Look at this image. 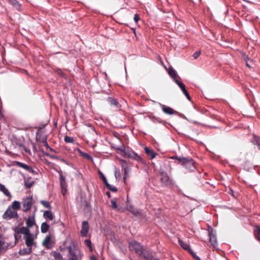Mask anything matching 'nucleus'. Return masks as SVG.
I'll list each match as a JSON object with an SVG mask.
<instances>
[{
    "instance_id": "cd10ccee",
    "label": "nucleus",
    "mask_w": 260,
    "mask_h": 260,
    "mask_svg": "<svg viewBox=\"0 0 260 260\" xmlns=\"http://www.w3.org/2000/svg\"><path fill=\"white\" fill-rule=\"evenodd\" d=\"M10 3L15 7L16 9L19 10L21 8V5L17 0H9Z\"/></svg>"
},
{
    "instance_id": "2eb2a0df",
    "label": "nucleus",
    "mask_w": 260,
    "mask_h": 260,
    "mask_svg": "<svg viewBox=\"0 0 260 260\" xmlns=\"http://www.w3.org/2000/svg\"><path fill=\"white\" fill-rule=\"evenodd\" d=\"M144 150L146 153L151 159H153L156 156V153L153 150L149 149L147 147H145Z\"/></svg>"
},
{
    "instance_id": "6ab92c4d",
    "label": "nucleus",
    "mask_w": 260,
    "mask_h": 260,
    "mask_svg": "<svg viewBox=\"0 0 260 260\" xmlns=\"http://www.w3.org/2000/svg\"><path fill=\"white\" fill-rule=\"evenodd\" d=\"M43 217L45 218H48L50 220H53L54 217V215L50 211H45L44 212Z\"/></svg>"
},
{
    "instance_id": "c03bdc74",
    "label": "nucleus",
    "mask_w": 260,
    "mask_h": 260,
    "mask_svg": "<svg viewBox=\"0 0 260 260\" xmlns=\"http://www.w3.org/2000/svg\"><path fill=\"white\" fill-rule=\"evenodd\" d=\"M59 181L60 182H66V178L62 173L59 175Z\"/></svg>"
},
{
    "instance_id": "2f4dec72",
    "label": "nucleus",
    "mask_w": 260,
    "mask_h": 260,
    "mask_svg": "<svg viewBox=\"0 0 260 260\" xmlns=\"http://www.w3.org/2000/svg\"><path fill=\"white\" fill-rule=\"evenodd\" d=\"M40 203L45 208L49 209H51V207L50 203L49 202L42 200V201H41Z\"/></svg>"
},
{
    "instance_id": "f3484780",
    "label": "nucleus",
    "mask_w": 260,
    "mask_h": 260,
    "mask_svg": "<svg viewBox=\"0 0 260 260\" xmlns=\"http://www.w3.org/2000/svg\"><path fill=\"white\" fill-rule=\"evenodd\" d=\"M125 154L128 157L134 159L138 160L140 158L139 156L133 151H128Z\"/></svg>"
},
{
    "instance_id": "20e7f679",
    "label": "nucleus",
    "mask_w": 260,
    "mask_h": 260,
    "mask_svg": "<svg viewBox=\"0 0 260 260\" xmlns=\"http://www.w3.org/2000/svg\"><path fill=\"white\" fill-rule=\"evenodd\" d=\"M160 179L162 184L165 186H171L173 185V181L168 176L167 173L162 171L159 174Z\"/></svg>"
},
{
    "instance_id": "393cba45",
    "label": "nucleus",
    "mask_w": 260,
    "mask_h": 260,
    "mask_svg": "<svg viewBox=\"0 0 260 260\" xmlns=\"http://www.w3.org/2000/svg\"><path fill=\"white\" fill-rule=\"evenodd\" d=\"M0 190L2 191L7 197H11L10 193L8 190L6 188L5 185L0 184Z\"/></svg>"
},
{
    "instance_id": "49530a36",
    "label": "nucleus",
    "mask_w": 260,
    "mask_h": 260,
    "mask_svg": "<svg viewBox=\"0 0 260 260\" xmlns=\"http://www.w3.org/2000/svg\"><path fill=\"white\" fill-rule=\"evenodd\" d=\"M190 253H192V254H194V258L196 259V260H201L200 258L195 253H194L192 250H191V251H189Z\"/></svg>"
},
{
    "instance_id": "13d9d810",
    "label": "nucleus",
    "mask_w": 260,
    "mask_h": 260,
    "mask_svg": "<svg viewBox=\"0 0 260 260\" xmlns=\"http://www.w3.org/2000/svg\"><path fill=\"white\" fill-rule=\"evenodd\" d=\"M61 161H62V162H63L64 163H66V164H67V161H66L65 159H61Z\"/></svg>"
},
{
    "instance_id": "4be33fe9",
    "label": "nucleus",
    "mask_w": 260,
    "mask_h": 260,
    "mask_svg": "<svg viewBox=\"0 0 260 260\" xmlns=\"http://www.w3.org/2000/svg\"><path fill=\"white\" fill-rule=\"evenodd\" d=\"M107 101L111 105H113L116 107H118V102L117 100L112 97H108L107 98Z\"/></svg>"
},
{
    "instance_id": "6e6d98bb",
    "label": "nucleus",
    "mask_w": 260,
    "mask_h": 260,
    "mask_svg": "<svg viewBox=\"0 0 260 260\" xmlns=\"http://www.w3.org/2000/svg\"><path fill=\"white\" fill-rule=\"evenodd\" d=\"M90 259H91V260H97V258H96V257L95 256H91L90 257Z\"/></svg>"
},
{
    "instance_id": "5fc2aeb1",
    "label": "nucleus",
    "mask_w": 260,
    "mask_h": 260,
    "mask_svg": "<svg viewBox=\"0 0 260 260\" xmlns=\"http://www.w3.org/2000/svg\"><path fill=\"white\" fill-rule=\"evenodd\" d=\"M106 194L108 197L109 198L111 197V193L109 191L106 192Z\"/></svg>"
},
{
    "instance_id": "423d86ee",
    "label": "nucleus",
    "mask_w": 260,
    "mask_h": 260,
    "mask_svg": "<svg viewBox=\"0 0 260 260\" xmlns=\"http://www.w3.org/2000/svg\"><path fill=\"white\" fill-rule=\"evenodd\" d=\"M3 217L4 219H11L13 218H18V215L16 211H12L11 210V207H9V208L3 214Z\"/></svg>"
},
{
    "instance_id": "c9c22d12",
    "label": "nucleus",
    "mask_w": 260,
    "mask_h": 260,
    "mask_svg": "<svg viewBox=\"0 0 260 260\" xmlns=\"http://www.w3.org/2000/svg\"><path fill=\"white\" fill-rule=\"evenodd\" d=\"M64 140L66 143H74L75 142L74 139L72 137H69V136H66L64 137Z\"/></svg>"
},
{
    "instance_id": "bb28decb",
    "label": "nucleus",
    "mask_w": 260,
    "mask_h": 260,
    "mask_svg": "<svg viewBox=\"0 0 260 260\" xmlns=\"http://www.w3.org/2000/svg\"><path fill=\"white\" fill-rule=\"evenodd\" d=\"M179 243L180 245V246L185 250H188L189 252L191 251V248H190L189 246L187 244L184 243L182 241L179 240Z\"/></svg>"
},
{
    "instance_id": "052dcab7",
    "label": "nucleus",
    "mask_w": 260,
    "mask_h": 260,
    "mask_svg": "<svg viewBox=\"0 0 260 260\" xmlns=\"http://www.w3.org/2000/svg\"><path fill=\"white\" fill-rule=\"evenodd\" d=\"M246 66H247L248 67L250 68V66L249 65V64H248L247 62H246Z\"/></svg>"
},
{
    "instance_id": "a19ab883",
    "label": "nucleus",
    "mask_w": 260,
    "mask_h": 260,
    "mask_svg": "<svg viewBox=\"0 0 260 260\" xmlns=\"http://www.w3.org/2000/svg\"><path fill=\"white\" fill-rule=\"evenodd\" d=\"M34 184L33 182H28L25 181V185L26 188H30Z\"/></svg>"
},
{
    "instance_id": "72a5a7b5",
    "label": "nucleus",
    "mask_w": 260,
    "mask_h": 260,
    "mask_svg": "<svg viewBox=\"0 0 260 260\" xmlns=\"http://www.w3.org/2000/svg\"><path fill=\"white\" fill-rule=\"evenodd\" d=\"M106 186L110 190H111L113 192H116L117 190L116 187L110 184L109 183H108L107 184H106Z\"/></svg>"
},
{
    "instance_id": "9b49d317",
    "label": "nucleus",
    "mask_w": 260,
    "mask_h": 260,
    "mask_svg": "<svg viewBox=\"0 0 260 260\" xmlns=\"http://www.w3.org/2000/svg\"><path fill=\"white\" fill-rule=\"evenodd\" d=\"M89 225L87 221H83L82 223V229L80 234L82 237H86L89 231Z\"/></svg>"
},
{
    "instance_id": "9d476101",
    "label": "nucleus",
    "mask_w": 260,
    "mask_h": 260,
    "mask_svg": "<svg viewBox=\"0 0 260 260\" xmlns=\"http://www.w3.org/2000/svg\"><path fill=\"white\" fill-rule=\"evenodd\" d=\"M69 252L70 254L72 256V257H81L82 254L80 251V250L76 248L75 245L70 246L68 248Z\"/></svg>"
},
{
    "instance_id": "3c124183",
    "label": "nucleus",
    "mask_w": 260,
    "mask_h": 260,
    "mask_svg": "<svg viewBox=\"0 0 260 260\" xmlns=\"http://www.w3.org/2000/svg\"><path fill=\"white\" fill-rule=\"evenodd\" d=\"M29 173H31L34 175H36L37 174V172L34 170L31 167H30V170L28 171Z\"/></svg>"
},
{
    "instance_id": "f03ea898",
    "label": "nucleus",
    "mask_w": 260,
    "mask_h": 260,
    "mask_svg": "<svg viewBox=\"0 0 260 260\" xmlns=\"http://www.w3.org/2000/svg\"><path fill=\"white\" fill-rule=\"evenodd\" d=\"M172 158H175L177 159L179 161V163H180L189 171L193 172L196 169V167L194 165V161L192 159H188L183 157H172Z\"/></svg>"
},
{
    "instance_id": "de8ad7c7",
    "label": "nucleus",
    "mask_w": 260,
    "mask_h": 260,
    "mask_svg": "<svg viewBox=\"0 0 260 260\" xmlns=\"http://www.w3.org/2000/svg\"><path fill=\"white\" fill-rule=\"evenodd\" d=\"M184 118L185 119H186L187 120L190 121V122H193V123H198V122H197V121H195L193 119L190 118V117H186L185 116H184Z\"/></svg>"
},
{
    "instance_id": "dca6fc26",
    "label": "nucleus",
    "mask_w": 260,
    "mask_h": 260,
    "mask_svg": "<svg viewBox=\"0 0 260 260\" xmlns=\"http://www.w3.org/2000/svg\"><path fill=\"white\" fill-rule=\"evenodd\" d=\"M32 252V247L25 248L22 249H20L19 251V254L20 255H24L29 254Z\"/></svg>"
},
{
    "instance_id": "39448f33",
    "label": "nucleus",
    "mask_w": 260,
    "mask_h": 260,
    "mask_svg": "<svg viewBox=\"0 0 260 260\" xmlns=\"http://www.w3.org/2000/svg\"><path fill=\"white\" fill-rule=\"evenodd\" d=\"M23 206V211L24 212H27L29 211L32 205V197H29L23 200L22 202Z\"/></svg>"
},
{
    "instance_id": "c756f323",
    "label": "nucleus",
    "mask_w": 260,
    "mask_h": 260,
    "mask_svg": "<svg viewBox=\"0 0 260 260\" xmlns=\"http://www.w3.org/2000/svg\"><path fill=\"white\" fill-rule=\"evenodd\" d=\"M169 74L170 75V76L173 78V79L175 80H176L175 79L176 76H177V74H176V72L175 71V70H174L173 68H170L169 70Z\"/></svg>"
},
{
    "instance_id": "7ed1b4c3",
    "label": "nucleus",
    "mask_w": 260,
    "mask_h": 260,
    "mask_svg": "<svg viewBox=\"0 0 260 260\" xmlns=\"http://www.w3.org/2000/svg\"><path fill=\"white\" fill-rule=\"evenodd\" d=\"M144 249L143 246L135 240H132L129 242V250L134 252L138 256H140Z\"/></svg>"
},
{
    "instance_id": "0e129e2a",
    "label": "nucleus",
    "mask_w": 260,
    "mask_h": 260,
    "mask_svg": "<svg viewBox=\"0 0 260 260\" xmlns=\"http://www.w3.org/2000/svg\"><path fill=\"white\" fill-rule=\"evenodd\" d=\"M257 145L260 147V143H257Z\"/></svg>"
},
{
    "instance_id": "4468645a",
    "label": "nucleus",
    "mask_w": 260,
    "mask_h": 260,
    "mask_svg": "<svg viewBox=\"0 0 260 260\" xmlns=\"http://www.w3.org/2000/svg\"><path fill=\"white\" fill-rule=\"evenodd\" d=\"M160 106L162 110V111L166 114H180L169 107H167L162 104H160Z\"/></svg>"
},
{
    "instance_id": "c85d7f7f",
    "label": "nucleus",
    "mask_w": 260,
    "mask_h": 260,
    "mask_svg": "<svg viewBox=\"0 0 260 260\" xmlns=\"http://www.w3.org/2000/svg\"><path fill=\"white\" fill-rule=\"evenodd\" d=\"M53 256L55 260H62V255L58 252L54 251L53 253Z\"/></svg>"
},
{
    "instance_id": "412c9836",
    "label": "nucleus",
    "mask_w": 260,
    "mask_h": 260,
    "mask_svg": "<svg viewBox=\"0 0 260 260\" xmlns=\"http://www.w3.org/2000/svg\"><path fill=\"white\" fill-rule=\"evenodd\" d=\"M9 207H11V208H12L15 211L20 209L21 208L20 202L17 201H14L12 204Z\"/></svg>"
},
{
    "instance_id": "69168bd1",
    "label": "nucleus",
    "mask_w": 260,
    "mask_h": 260,
    "mask_svg": "<svg viewBox=\"0 0 260 260\" xmlns=\"http://www.w3.org/2000/svg\"><path fill=\"white\" fill-rule=\"evenodd\" d=\"M0 114H2V111L0 110Z\"/></svg>"
},
{
    "instance_id": "473e14b6",
    "label": "nucleus",
    "mask_w": 260,
    "mask_h": 260,
    "mask_svg": "<svg viewBox=\"0 0 260 260\" xmlns=\"http://www.w3.org/2000/svg\"><path fill=\"white\" fill-rule=\"evenodd\" d=\"M148 117L154 122H161L160 119L153 115H150Z\"/></svg>"
},
{
    "instance_id": "338daca9",
    "label": "nucleus",
    "mask_w": 260,
    "mask_h": 260,
    "mask_svg": "<svg viewBox=\"0 0 260 260\" xmlns=\"http://www.w3.org/2000/svg\"><path fill=\"white\" fill-rule=\"evenodd\" d=\"M181 115L182 116V117H184V116H184V114H182V115Z\"/></svg>"
},
{
    "instance_id": "1a4fd4ad",
    "label": "nucleus",
    "mask_w": 260,
    "mask_h": 260,
    "mask_svg": "<svg viewBox=\"0 0 260 260\" xmlns=\"http://www.w3.org/2000/svg\"><path fill=\"white\" fill-rule=\"evenodd\" d=\"M209 237L211 245L213 247H216L217 246L216 231L212 229L209 230Z\"/></svg>"
},
{
    "instance_id": "a211bd4d",
    "label": "nucleus",
    "mask_w": 260,
    "mask_h": 260,
    "mask_svg": "<svg viewBox=\"0 0 260 260\" xmlns=\"http://www.w3.org/2000/svg\"><path fill=\"white\" fill-rule=\"evenodd\" d=\"M49 228V225L47 222H44L41 224V231L43 234L46 233L48 231Z\"/></svg>"
},
{
    "instance_id": "a18cd8bd",
    "label": "nucleus",
    "mask_w": 260,
    "mask_h": 260,
    "mask_svg": "<svg viewBox=\"0 0 260 260\" xmlns=\"http://www.w3.org/2000/svg\"><path fill=\"white\" fill-rule=\"evenodd\" d=\"M139 16L138 14H136L134 15V20L136 23H137L139 20Z\"/></svg>"
},
{
    "instance_id": "7c9ffc66",
    "label": "nucleus",
    "mask_w": 260,
    "mask_h": 260,
    "mask_svg": "<svg viewBox=\"0 0 260 260\" xmlns=\"http://www.w3.org/2000/svg\"><path fill=\"white\" fill-rule=\"evenodd\" d=\"M47 136H46L45 137L43 138L42 139V143L44 144V145L46 147L47 149H49L51 151H53L52 149H51L50 146H49V145L48 144L47 142Z\"/></svg>"
},
{
    "instance_id": "6e6552de",
    "label": "nucleus",
    "mask_w": 260,
    "mask_h": 260,
    "mask_svg": "<svg viewBox=\"0 0 260 260\" xmlns=\"http://www.w3.org/2000/svg\"><path fill=\"white\" fill-rule=\"evenodd\" d=\"M154 252L150 250L144 249L141 253L140 257H142L146 260H153L154 259Z\"/></svg>"
},
{
    "instance_id": "09e8293b",
    "label": "nucleus",
    "mask_w": 260,
    "mask_h": 260,
    "mask_svg": "<svg viewBox=\"0 0 260 260\" xmlns=\"http://www.w3.org/2000/svg\"><path fill=\"white\" fill-rule=\"evenodd\" d=\"M123 170L124 171V176L123 177V179H125L126 177L127 176V174L128 171H127V168H124Z\"/></svg>"
},
{
    "instance_id": "f8f14e48",
    "label": "nucleus",
    "mask_w": 260,
    "mask_h": 260,
    "mask_svg": "<svg viewBox=\"0 0 260 260\" xmlns=\"http://www.w3.org/2000/svg\"><path fill=\"white\" fill-rule=\"evenodd\" d=\"M175 82L177 84V85L181 89L182 92L185 94V95L186 96V98L189 100H190V96L188 92H187V90L185 88V85L182 82L178 81V80H175Z\"/></svg>"
},
{
    "instance_id": "b1692460",
    "label": "nucleus",
    "mask_w": 260,
    "mask_h": 260,
    "mask_svg": "<svg viewBox=\"0 0 260 260\" xmlns=\"http://www.w3.org/2000/svg\"><path fill=\"white\" fill-rule=\"evenodd\" d=\"M47 124L48 122L45 124H40L39 126L37 127V131L36 132V135L37 136L42 134L43 133L42 129H43L46 126V125H47Z\"/></svg>"
},
{
    "instance_id": "4c0bfd02",
    "label": "nucleus",
    "mask_w": 260,
    "mask_h": 260,
    "mask_svg": "<svg viewBox=\"0 0 260 260\" xmlns=\"http://www.w3.org/2000/svg\"><path fill=\"white\" fill-rule=\"evenodd\" d=\"M111 207L113 209H116L117 208L116 200L115 199L112 200L111 201Z\"/></svg>"
},
{
    "instance_id": "bf43d9fd",
    "label": "nucleus",
    "mask_w": 260,
    "mask_h": 260,
    "mask_svg": "<svg viewBox=\"0 0 260 260\" xmlns=\"http://www.w3.org/2000/svg\"><path fill=\"white\" fill-rule=\"evenodd\" d=\"M47 155H48V156H50L51 158H55V156H51V155H49V154H48Z\"/></svg>"
},
{
    "instance_id": "ddd939ff",
    "label": "nucleus",
    "mask_w": 260,
    "mask_h": 260,
    "mask_svg": "<svg viewBox=\"0 0 260 260\" xmlns=\"http://www.w3.org/2000/svg\"><path fill=\"white\" fill-rule=\"evenodd\" d=\"M35 213L34 212L32 216H29L26 220V224L27 228L32 227L35 224Z\"/></svg>"
},
{
    "instance_id": "8fccbe9b",
    "label": "nucleus",
    "mask_w": 260,
    "mask_h": 260,
    "mask_svg": "<svg viewBox=\"0 0 260 260\" xmlns=\"http://www.w3.org/2000/svg\"><path fill=\"white\" fill-rule=\"evenodd\" d=\"M81 257H72L71 258H69L68 260H81Z\"/></svg>"
},
{
    "instance_id": "0eeeda50",
    "label": "nucleus",
    "mask_w": 260,
    "mask_h": 260,
    "mask_svg": "<svg viewBox=\"0 0 260 260\" xmlns=\"http://www.w3.org/2000/svg\"><path fill=\"white\" fill-rule=\"evenodd\" d=\"M54 242L53 240V237L50 234H49L45 237L42 243L43 246L48 249L52 248L54 246Z\"/></svg>"
},
{
    "instance_id": "4d7b16f0",
    "label": "nucleus",
    "mask_w": 260,
    "mask_h": 260,
    "mask_svg": "<svg viewBox=\"0 0 260 260\" xmlns=\"http://www.w3.org/2000/svg\"><path fill=\"white\" fill-rule=\"evenodd\" d=\"M66 192V191H65L64 189H61V193H62L63 195H64V194H65Z\"/></svg>"
},
{
    "instance_id": "5701e85b",
    "label": "nucleus",
    "mask_w": 260,
    "mask_h": 260,
    "mask_svg": "<svg viewBox=\"0 0 260 260\" xmlns=\"http://www.w3.org/2000/svg\"><path fill=\"white\" fill-rule=\"evenodd\" d=\"M78 152L79 153V154L82 156H83V157L86 158L88 160H91V161H92L93 160V158L92 157L89 155L88 154L85 153V152H84L83 151H82L80 149H78Z\"/></svg>"
},
{
    "instance_id": "a878e982",
    "label": "nucleus",
    "mask_w": 260,
    "mask_h": 260,
    "mask_svg": "<svg viewBox=\"0 0 260 260\" xmlns=\"http://www.w3.org/2000/svg\"><path fill=\"white\" fill-rule=\"evenodd\" d=\"M16 164H17V166H18L21 168H23V169H24L25 170H26L27 172L29 171V170H30V167H29V166H28L24 163L17 161L16 162Z\"/></svg>"
},
{
    "instance_id": "aec40b11",
    "label": "nucleus",
    "mask_w": 260,
    "mask_h": 260,
    "mask_svg": "<svg viewBox=\"0 0 260 260\" xmlns=\"http://www.w3.org/2000/svg\"><path fill=\"white\" fill-rule=\"evenodd\" d=\"M254 234L256 239L260 241V226L258 225L255 226L254 229Z\"/></svg>"
},
{
    "instance_id": "ea45409f",
    "label": "nucleus",
    "mask_w": 260,
    "mask_h": 260,
    "mask_svg": "<svg viewBox=\"0 0 260 260\" xmlns=\"http://www.w3.org/2000/svg\"><path fill=\"white\" fill-rule=\"evenodd\" d=\"M61 189H64L65 191H67V184L66 182H60Z\"/></svg>"
},
{
    "instance_id": "864d4df0",
    "label": "nucleus",
    "mask_w": 260,
    "mask_h": 260,
    "mask_svg": "<svg viewBox=\"0 0 260 260\" xmlns=\"http://www.w3.org/2000/svg\"><path fill=\"white\" fill-rule=\"evenodd\" d=\"M57 73L60 75L61 76L63 77L64 75V74L60 70H57Z\"/></svg>"
},
{
    "instance_id": "79ce46f5",
    "label": "nucleus",
    "mask_w": 260,
    "mask_h": 260,
    "mask_svg": "<svg viewBox=\"0 0 260 260\" xmlns=\"http://www.w3.org/2000/svg\"><path fill=\"white\" fill-rule=\"evenodd\" d=\"M20 233H16V229H15V234H14L15 242H12V243H16V244L17 242L18 241L19 237H18V235Z\"/></svg>"
},
{
    "instance_id": "f257e3e1",
    "label": "nucleus",
    "mask_w": 260,
    "mask_h": 260,
    "mask_svg": "<svg viewBox=\"0 0 260 260\" xmlns=\"http://www.w3.org/2000/svg\"><path fill=\"white\" fill-rule=\"evenodd\" d=\"M16 233L23 234V239L25 240L26 245L27 247H32L35 244V236L30 233V230L28 228L24 226L16 228Z\"/></svg>"
},
{
    "instance_id": "58836bf2",
    "label": "nucleus",
    "mask_w": 260,
    "mask_h": 260,
    "mask_svg": "<svg viewBox=\"0 0 260 260\" xmlns=\"http://www.w3.org/2000/svg\"><path fill=\"white\" fill-rule=\"evenodd\" d=\"M130 212L134 215H136V216H138L140 214V212L138 211L137 209H132L131 210H130Z\"/></svg>"
},
{
    "instance_id": "680f3d73",
    "label": "nucleus",
    "mask_w": 260,
    "mask_h": 260,
    "mask_svg": "<svg viewBox=\"0 0 260 260\" xmlns=\"http://www.w3.org/2000/svg\"><path fill=\"white\" fill-rule=\"evenodd\" d=\"M191 254V255L194 257V254H192V253H190Z\"/></svg>"
},
{
    "instance_id": "e2e57ef3",
    "label": "nucleus",
    "mask_w": 260,
    "mask_h": 260,
    "mask_svg": "<svg viewBox=\"0 0 260 260\" xmlns=\"http://www.w3.org/2000/svg\"><path fill=\"white\" fill-rule=\"evenodd\" d=\"M154 260H159L158 258H155Z\"/></svg>"
},
{
    "instance_id": "603ef678",
    "label": "nucleus",
    "mask_w": 260,
    "mask_h": 260,
    "mask_svg": "<svg viewBox=\"0 0 260 260\" xmlns=\"http://www.w3.org/2000/svg\"><path fill=\"white\" fill-rule=\"evenodd\" d=\"M115 176L116 178L119 177L120 176V172L119 171L117 172V171H116L115 172Z\"/></svg>"
},
{
    "instance_id": "e433bc0d",
    "label": "nucleus",
    "mask_w": 260,
    "mask_h": 260,
    "mask_svg": "<svg viewBox=\"0 0 260 260\" xmlns=\"http://www.w3.org/2000/svg\"><path fill=\"white\" fill-rule=\"evenodd\" d=\"M84 243H85V245L89 247V250L90 251H92V249L91 243L90 240L89 239H86L84 241Z\"/></svg>"
},
{
    "instance_id": "f704fd0d",
    "label": "nucleus",
    "mask_w": 260,
    "mask_h": 260,
    "mask_svg": "<svg viewBox=\"0 0 260 260\" xmlns=\"http://www.w3.org/2000/svg\"><path fill=\"white\" fill-rule=\"evenodd\" d=\"M99 173L100 178H101V179L102 180V181H103L104 184L105 185L107 184L108 182L107 181V180L106 177L104 176V175L101 172L99 171Z\"/></svg>"
},
{
    "instance_id": "37998d69",
    "label": "nucleus",
    "mask_w": 260,
    "mask_h": 260,
    "mask_svg": "<svg viewBox=\"0 0 260 260\" xmlns=\"http://www.w3.org/2000/svg\"><path fill=\"white\" fill-rule=\"evenodd\" d=\"M201 52H200V51H196V52H195L193 53V54L192 56H193V57L194 58V59H197V58L199 57V56L201 55Z\"/></svg>"
}]
</instances>
